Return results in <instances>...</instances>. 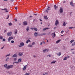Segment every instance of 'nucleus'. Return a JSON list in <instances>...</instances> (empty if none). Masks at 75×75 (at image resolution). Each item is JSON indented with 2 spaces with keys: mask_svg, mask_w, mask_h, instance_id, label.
<instances>
[{
  "mask_svg": "<svg viewBox=\"0 0 75 75\" xmlns=\"http://www.w3.org/2000/svg\"><path fill=\"white\" fill-rule=\"evenodd\" d=\"M12 39H13V37L11 36L8 39V41L9 42H10L11 40H12Z\"/></svg>",
  "mask_w": 75,
  "mask_h": 75,
  "instance_id": "obj_4",
  "label": "nucleus"
},
{
  "mask_svg": "<svg viewBox=\"0 0 75 75\" xmlns=\"http://www.w3.org/2000/svg\"><path fill=\"white\" fill-rule=\"evenodd\" d=\"M4 1H8V0H3Z\"/></svg>",
  "mask_w": 75,
  "mask_h": 75,
  "instance_id": "obj_57",
  "label": "nucleus"
},
{
  "mask_svg": "<svg viewBox=\"0 0 75 75\" xmlns=\"http://www.w3.org/2000/svg\"><path fill=\"white\" fill-rule=\"evenodd\" d=\"M30 29H31V30H33V29H34V28H30Z\"/></svg>",
  "mask_w": 75,
  "mask_h": 75,
  "instance_id": "obj_45",
  "label": "nucleus"
},
{
  "mask_svg": "<svg viewBox=\"0 0 75 75\" xmlns=\"http://www.w3.org/2000/svg\"><path fill=\"white\" fill-rule=\"evenodd\" d=\"M60 41H61V40H58L56 42L57 43H59V42H60Z\"/></svg>",
  "mask_w": 75,
  "mask_h": 75,
  "instance_id": "obj_23",
  "label": "nucleus"
},
{
  "mask_svg": "<svg viewBox=\"0 0 75 75\" xmlns=\"http://www.w3.org/2000/svg\"><path fill=\"white\" fill-rule=\"evenodd\" d=\"M12 34V32H8L7 34V35L8 36H11V34Z\"/></svg>",
  "mask_w": 75,
  "mask_h": 75,
  "instance_id": "obj_2",
  "label": "nucleus"
},
{
  "mask_svg": "<svg viewBox=\"0 0 75 75\" xmlns=\"http://www.w3.org/2000/svg\"><path fill=\"white\" fill-rule=\"evenodd\" d=\"M13 64H18V62H13Z\"/></svg>",
  "mask_w": 75,
  "mask_h": 75,
  "instance_id": "obj_32",
  "label": "nucleus"
},
{
  "mask_svg": "<svg viewBox=\"0 0 75 75\" xmlns=\"http://www.w3.org/2000/svg\"><path fill=\"white\" fill-rule=\"evenodd\" d=\"M2 10H5V13H8V10L6 8L2 9Z\"/></svg>",
  "mask_w": 75,
  "mask_h": 75,
  "instance_id": "obj_15",
  "label": "nucleus"
},
{
  "mask_svg": "<svg viewBox=\"0 0 75 75\" xmlns=\"http://www.w3.org/2000/svg\"><path fill=\"white\" fill-rule=\"evenodd\" d=\"M3 41H6V39H5L4 38L3 39Z\"/></svg>",
  "mask_w": 75,
  "mask_h": 75,
  "instance_id": "obj_43",
  "label": "nucleus"
},
{
  "mask_svg": "<svg viewBox=\"0 0 75 75\" xmlns=\"http://www.w3.org/2000/svg\"><path fill=\"white\" fill-rule=\"evenodd\" d=\"M67 58H69V56H67Z\"/></svg>",
  "mask_w": 75,
  "mask_h": 75,
  "instance_id": "obj_54",
  "label": "nucleus"
},
{
  "mask_svg": "<svg viewBox=\"0 0 75 75\" xmlns=\"http://www.w3.org/2000/svg\"><path fill=\"white\" fill-rule=\"evenodd\" d=\"M54 7L55 9H56V8H58V6H56V5H54Z\"/></svg>",
  "mask_w": 75,
  "mask_h": 75,
  "instance_id": "obj_26",
  "label": "nucleus"
},
{
  "mask_svg": "<svg viewBox=\"0 0 75 75\" xmlns=\"http://www.w3.org/2000/svg\"><path fill=\"white\" fill-rule=\"evenodd\" d=\"M17 59L16 58H14V61H17Z\"/></svg>",
  "mask_w": 75,
  "mask_h": 75,
  "instance_id": "obj_33",
  "label": "nucleus"
},
{
  "mask_svg": "<svg viewBox=\"0 0 75 75\" xmlns=\"http://www.w3.org/2000/svg\"><path fill=\"white\" fill-rule=\"evenodd\" d=\"M45 19L46 20H48V18H47V16H44Z\"/></svg>",
  "mask_w": 75,
  "mask_h": 75,
  "instance_id": "obj_24",
  "label": "nucleus"
},
{
  "mask_svg": "<svg viewBox=\"0 0 75 75\" xmlns=\"http://www.w3.org/2000/svg\"><path fill=\"white\" fill-rule=\"evenodd\" d=\"M4 67L6 68V69H10L13 68V65H10L7 66V64H6L4 65Z\"/></svg>",
  "mask_w": 75,
  "mask_h": 75,
  "instance_id": "obj_1",
  "label": "nucleus"
},
{
  "mask_svg": "<svg viewBox=\"0 0 75 75\" xmlns=\"http://www.w3.org/2000/svg\"><path fill=\"white\" fill-rule=\"evenodd\" d=\"M70 5H71L73 7L74 6V3H73V2L71 1L70 3Z\"/></svg>",
  "mask_w": 75,
  "mask_h": 75,
  "instance_id": "obj_13",
  "label": "nucleus"
},
{
  "mask_svg": "<svg viewBox=\"0 0 75 75\" xmlns=\"http://www.w3.org/2000/svg\"><path fill=\"white\" fill-rule=\"evenodd\" d=\"M47 42H48V40H47Z\"/></svg>",
  "mask_w": 75,
  "mask_h": 75,
  "instance_id": "obj_62",
  "label": "nucleus"
},
{
  "mask_svg": "<svg viewBox=\"0 0 75 75\" xmlns=\"http://www.w3.org/2000/svg\"><path fill=\"white\" fill-rule=\"evenodd\" d=\"M61 36H63V35H61Z\"/></svg>",
  "mask_w": 75,
  "mask_h": 75,
  "instance_id": "obj_64",
  "label": "nucleus"
},
{
  "mask_svg": "<svg viewBox=\"0 0 75 75\" xmlns=\"http://www.w3.org/2000/svg\"><path fill=\"white\" fill-rule=\"evenodd\" d=\"M3 38V36H0V39H1V40H2Z\"/></svg>",
  "mask_w": 75,
  "mask_h": 75,
  "instance_id": "obj_34",
  "label": "nucleus"
},
{
  "mask_svg": "<svg viewBox=\"0 0 75 75\" xmlns=\"http://www.w3.org/2000/svg\"><path fill=\"white\" fill-rule=\"evenodd\" d=\"M15 34H17V30L16 29L14 31Z\"/></svg>",
  "mask_w": 75,
  "mask_h": 75,
  "instance_id": "obj_16",
  "label": "nucleus"
},
{
  "mask_svg": "<svg viewBox=\"0 0 75 75\" xmlns=\"http://www.w3.org/2000/svg\"><path fill=\"white\" fill-rule=\"evenodd\" d=\"M26 30L27 31H28L29 30V27L28 26L26 28Z\"/></svg>",
  "mask_w": 75,
  "mask_h": 75,
  "instance_id": "obj_35",
  "label": "nucleus"
},
{
  "mask_svg": "<svg viewBox=\"0 0 75 75\" xmlns=\"http://www.w3.org/2000/svg\"><path fill=\"white\" fill-rule=\"evenodd\" d=\"M20 45H19L18 46L19 47H21L22 46H24V43L23 42H21L20 43Z\"/></svg>",
  "mask_w": 75,
  "mask_h": 75,
  "instance_id": "obj_3",
  "label": "nucleus"
},
{
  "mask_svg": "<svg viewBox=\"0 0 75 75\" xmlns=\"http://www.w3.org/2000/svg\"><path fill=\"white\" fill-rule=\"evenodd\" d=\"M45 74H46V75H48V73L47 72H46L45 73Z\"/></svg>",
  "mask_w": 75,
  "mask_h": 75,
  "instance_id": "obj_51",
  "label": "nucleus"
},
{
  "mask_svg": "<svg viewBox=\"0 0 75 75\" xmlns=\"http://www.w3.org/2000/svg\"><path fill=\"white\" fill-rule=\"evenodd\" d=\"M8 24L9 25H12V23H8Z\"/></svg>",
  "mask_w": 75,
  "mask_h": 75,
  "instance_id": "obj_39",
  "label": "nucleus"
},
{
  "mask_svg": "<svg viewBox=\"0 0 75 75\" xmlns=\"http://www.w3.org/2000/svg\"><path fill=\"white\" fill-rule=\"evenodd\" d=\"M75 45V41L73 43L72 45V46H74Z\"/></svg>",
  "mask_w": 75,
  "mask_h": 75,
  "instance_id": "obj_29",
  "label": "nucleus"
},
{
  "mask_svg": "<svg viewBox=\"0 0 75 75\" xmlns=\"http://www.w3.org/2000/svg\"><path fill=\"white\" fill-rule=\"evenodd\" d=\"M23 55V52H20L18 54V55L20 57L22 56Z\"/></svg>",
  "mask_w": 75,
  "mask_h": 75,
  "instance_id": "obj_7",
  "label": "nucleus"
},
{
  "mask_svg": "<svg viewBox=\"0 0 75 75\" xmlns=\"http://www.w3.org/2000/svg\"><path fill=\"white\" fill-rule=\"evenodd\" d=\"M63 3H65V1H64Z\"/></svg>",
  "mask_w": 75,
  "mask_h": 75,
  "instance_id": "obj_63",
  "label": "nucleus"
},
{
  "mask_svg": "<svg viewBox=\"0 0 75 75\" xmlns=\"http://www.w3.org/2000/svg\"><path fill=\"white\" fill-rule=\"evenodd\" d=\"M40 24H42V22H41V23H40Z\"/></svg>",
  "mask_w": 75,
  "mask_h": 75,
  "instance_id": "obj_60",
  "label": "nucleus"
},
{
  "mask_svg": "<svg viewBox=\"0 0 75 75\" xmlns=\"http://www.w3.org/2000/svg\"><path fill=\"white\" fill-rule=\"evenodd\" d=\"M21 58H20L18 60V64L20 63V62H21Z\"/></svg>",
  "mask_w": 75,
  "mask_h": 75,
  "instance_id": "obj_12",
  "label": "nucleus"
},
{
  "mask_svg": "<svg viewBox=\"0 0 75 75\" xmlns=\"http://www.w3.org/2000/svg\"><path fill=\"white\" fill-rule=\"evenodd\" d=\"M42 44V42H41L40 43V45H41Z\"/></svg>",
  "mask_w": 75,
  "mask_h": 75,
  "instance_id": "obj_53",
  "label": "nucleus"
},
{
  "mask_svg": "<svg viewBox=\"0 0 75 75\" xmlns=\"http://www.w3.org/2000/svg\"><path fill=\"white\" fill-rule=\"evenodd\" d=\"M13 57H16V58L17 57V54H14L13 56Z\"/></svg>",
  "mask_w": 75,
  "mask_h": 75,
  "instance_id": "obj_17",
  "label": "nucleus"
},
{
  "mask_svg": "<svg viewBox=\"0 0 75 75\" xmlns=\"http://www.w3.org/2000/svg\"><path fill=\"white\" fill-rule=\"evenodd\" d=\"M56 62V61H53L52 62H51V64H55Z\"/></svg>",
  "mask_w": 75,
  "mask_h": 75,
  "instance_id": "obj_25",
  "label": "nucleus"
},
{
  "mask_svg": "<svg viewBox=\"0 0 75 75\" xmlns=\"http://www.w3.org/2000/svg\"><path fill=\"white\" fill-rule=\"evenodd\" d=\"M14 41L12 40L11 41V43H14Z\"/></svg>",
  "mask_w": 75,
  "mask_h": 75,
  "instance_id": "obj_41",
  "label": "nucleus"
},
{
  "mask_svg": "<svg viewBox=\"0 0 75 75\" xmlns=\"http://www.w3.org/2000/svg\"><path fill=\"white\" fill-rule=\"evenodd\" d=\"M15 21H17V20L16 19H15Z\"/></svg>",
  "mask_w": 75,
  "mask_h": 75,
  "instance_id": "obj_46",
  "label": "nucleus"
},
{
  "mask_svg": "<svg viewBox=\"0 0 75 75\" xmlns=\"http://www.w3.org/2000/svg\"><path fill=\"white\" fill-rule=\"evenodd\" d=\"M40 21H42V20L40 19Z\"/></svg>",
  "mask_w": 75,
  "mask_h": 75,
  "instance_id": "obj_59",
  "label": "nucleus"
},
{
  "mask_svg": "<svg viewBox=\"0 0 75 75\" xmlns=\"http://www.w3.org/2000/svg\"><path fill=\"white\" fill-rule=\"evenodd\" d=\"M10 54H7V55H6L5 56V57H8V56H10Z\"/></svg>",
  "mask_w": 75,
  "mask_h": 75,
  "instance_id": "obj_37",
  "label": "nucleus"
},
{
  "mask_svg": "<svg viewBox=\"0 0 75 75\" xmlns=\"http://www.w3.org/2000/svg\"><path fill=\"white\" fill-rule=\"evenodd\" d=\"M58 24H59V22H58V21L56 20V21L55 23V25L57 26V25Z\"/></svg>",
  "mask_w": 75,
  "mask_h": 75,
  "instance_id": "obj_9",
  "label": "nucleus"
},
{
  "mask_svg": "<svg viewBox=\"0 0 75 75\" xmlns=\"http://www.w3.org/2000/svg\"><path fill=\"white\" fill-rule=\"evenodd\" d=\"M73 42H74V40H72L70 41V42L71 44V43H72Z\"/></svg>",
  "mask_w": 75,
  "mask_h": 75,
  "instance_id": "obj_28",
  "label": "nucleus"
},
{
  "mask_svg": "<svg viewBox=\"0 0 75 75\" xmlns=\"http://www.w3.org/2000/svg\"><path fill=\"white\" fill-rule=\"evenodd\" d=\"M34 35L35 37H37L38 35V33H37V32H35L34 34Z\"/></svg>",
  "mask_w": 75,
  "mask_h": 75,
  "instance_id": "obj_18",
  "label": "nucleus"
},
{
  "mask_svg": "<svg viewBox=\"0 0 75 75\" xmlns=\"http://www.w3.org/2000/svg\"><path fill=\"white\" fill-rule=\"evenodd\" d=\"M28 47H30L31 48V47H33V46L32 45H31L30 44H29L28 45Z\"/></svg>",
  "mask_w": 75,
  "mask_h": 75,
  "instance_id": "obj_19",
  "label": "nucleus"
},
{
  "mask_svg": "<svg viewBox=\"0 0 75 75\" xmlns=\"http://www.w3.org/2000/svg\"><path fill=\"white\" fill-rule=\"evenodd\" d=\"M59 12L60 13H63V9H62V8H60V9L59 10Z\"/></svg>",
  "mask_w": 75,
  "mask_h": 75,
  "instance_id": "obj_6",
  "label": "nucleus"
},
{
  "mask_svg": "<svg viewBox=\"0 0 75 75\" xmlns=\"http://www.w3.org/2000/svg\"><path fill=\"white\" fill-rule=\"evenodd\" d=\"M49 8H50V7L48 6V8H47V9L46 10V11L47 13H48V10H50Z\"/></svg>",
  "mask_w": 75,
  "mask_h": 75,
  "instance_id": "obj_14",
  "label": "nucleus"
},
{
  "mask_svg": "<svg viewBox=\"0 0 75 75\" xmlns=\"http://www.w3.org/2000/svg\"><path fill=\"white\" fill-rule=\"evenodd\" d=\"M26 68H27V65L24 66L23 69V71H25L26 69Z\"/></svg>",
  "mask_w": 75,
  "mask_h": 75,
  "instance_id": "obj_10",
  "label": "nucleus"
},
{
  "mask_svg": "<svg viewBox=\"0 0 75 75\" xmlns=\"http://www.w3.org/2000/svg\"><path fill=\"white\" fill-rule=\"evenodd\" d=\"M31 42V41H30V40H27L26 41V43H27V44H28V42Z\"/></svg>",
  "mask_w": 75,
  "mask_h": 75,
  "instance_id": "obj_20",
  "label": "nucleus"
},
{
  "mask_svg": "<svg viewBox=\"0 0 75 75\" xmlns=\"http://www.w3.org/2000/svg\"><path fill=\"white\" fill-rule=\"evenodd\" d=\"M48 56L49 57H51V55H48L47 56V57H48Z\"/></svg>",
  "mask_w": 75,
  "mask_h": 75,
  "instance_id": "obj_50",
  "label": "nucleus"
},
{
  "mask_svg": "<svg viewBox=\"0 0 75 75\" xmlns=\"http://www.w3.org/2000/svg\"><path fill=\"white\" fill-rule=\"evenodd\" d=\"M8 18H9V15H8L7 16V17L6 18V20H8Z\"/></svg>",
  "mask_w": 75,
  "mask_h": 75,
  "instance_id": "obj_40",
  "label": "nucleus"
},
{
  "mask_svg": "<svg viewBox=\"0 0 75 75\" xmlns=\"http://www.w3.org/2000/svg\"><path fill=\"white\" fill-rule=\"evenodd\" d=\"M33 57L34 58H35V57H36V56L35 55H33Z\"/></svg>",
  "mask_w": 75,
  "mask_h": 75,
  "instance_id": "obj_47",
  "label": "nucleus"
},
{
  "mask_svg": "<svg viewBox=\"0 0 75 75\" xmlns=\"http://www.w3.org/2000/svg\"><path fill=\"white\" fill-rule=\"evenodd\" d=\"M34 15L35 16H37V14H35Z\"/></svg>",
  "mask_w": 75,
  "mask_h": 75,
  "instance_id": "obj_58",
  "label": "nucleus"
},
{
  "mask_svg": "<svg viewBox=\"0 0 75 75\" xmlns=\"http://www.w3.org/2000/svg\"><path fill=\"white\" fill-rule=\"evenodd\" d=\"M47 29H48V28H44L43 29V31H45V30H47Z\"/></svg>",
  "mask_w": 75,
  "mask_h": 75,
  "instance_id": "obj_31",
  "label": "nucleus"
},
{
  "mask_svg": "<svg viewBox=\"0 0 75 75\" xmlns=\"http://www.w3.org/2000/svg\"><path fill=\"white\" fill-rule=\"evenodd\" d=\"M8 59H9V57L7 58L5 60L6 61H8Z\"/></svg>",
  "mask_w": 75,
  "mask_h": 75,
  "instance_id": "obj_27",
  "label": "nucleus"
},
{
  "mask_svg": "<svg viewBox=\"0 0 75 75\" xmlns=\"http://www.w3.org/2000/svg\"><path fill=\"white\" fill-rule=\"evenodd\" d=\"M43 34V35H45V33Z\"/></svg>",
  "mask_w": 75,
  "mask_h": 75,
  "instance_id": "obj_61",
  "label": "nucleus"
},
{
  "mask_svg": "<svg viewBox=\"0 0 75 75\" xmlns=\"http://www.w3.org/2000/svg\"><path fill=\"white\" fill-rule=\"evenodd\" d=\"M6 31H7V30H4V33H6Z\"/></svg>",
  "mask_w": 75,
  "mask_h": 75,
  "instance_id": "obj_44",
  "label": "nucleus"
},
{
  "mask_svg": "<svg viewBox=\"0 0 75 75\" xmlns=\"http://www.w3.org/2000/svg\"><path fill=\"white\" fill-rule=\"evenodd\" d=\"M48 51V49H45V50H44L43 51V52H47Z\"/></svg>",
  "mask_w": 75,
  "mask_h": 75,
  "instance_id": "obj_5",
  "label": "nucleus"
},
{
  "mask_svg": "<svg viewBox=\"0 0 75 75\" xmlns=\"http://www.w3.org/2000/svg\"><path fill=\"white\" fill-rule=\"evenodd\" d=\"M61 52H59L57 53V55L58 56H59H59H60V55H61Z\"/></svg>",
  "mask_w": 75,
  "mask_h": 75,
  "instance_id": "obj_21",
  "label": "nucleus"
},
{
  "mask_svg": "<svg viewBox=\"0 0 75 75\" xmlns=\"http://www.w3.org/2000/svg\"><path fill=\"white\" fill-rule=\"evenodd\" d=\"M33 29L35 30V31H37V30H38L36 28H34Z\"/></svg>",
  "mask_w": 75,
  "mask_h": 75,
  "instance_id": "obj_36",
  "label": "nucleus"
},
{
  "mask_svg": "<svg viewBox=\"0 0 75 75\" xmlns=\"http://www.w3.org/2000/svg\"><path fill=\"white\" fill-rule=\"evenodd\" d=\"M67 57H65L64 58V60H67Z\"/></svg>",
  "mask_w": 75,
  "mask_h": 75,
  "instance_id": "obj_38",
  "label": "nucleus"
},
{
  "mask_svg": "<svg viewBox=\"0 0 75 75\" xmlns=\"http://www.w3.org/2000/svg\"><path fill=\"white\" fill-rule=\"evenodd\" d=\"M64 31V30H62L61 32V33H63Z\"/></svg>",
  "mask_w": 75,
  "mask_h": 75,
  "instance_id": "obj_48",
  "label": "nucleus"
},
{
  "mask_svg": "<svg viewBox=\"0 0 75 75\" xmlns=\"http://www.w3.org/2000/svg\"><path fill=\"white\" fill-rule=\"evenodd\" d=\"M3 48H4V47L1 48V49H3Z\"/></svg>",
  "mask_w": 75,
  "mask_h": 75,
  "instance_id": "obj_55",
  "label": "nucleus"
},
{
  "mask_svg": "<svg viewBox=\"0 0 75 75\" xmlns=\"http://www.w3.org/2000/svg\"><path fill=\"white\" fill-rule=\"evenodd\" d=\"M75 27H70L69 28V29H72V28H75Z\"/></svg>",
  "mask_w": 75,
  "mask_h": 75,
  "instance_id": "obj_30",
  "label": "nucleus"
},
{
  "mask_svg": "<svg viewBox=\"0 0 75 75\" xmlns=\"http://www.w3.org/2000/svg\"><path fill=\"white\" fill-rule=\"evenodd\" d=\"M52 35L53 38H54V37H55V33H52Z\"/></svg>",
  "mask_w": 75,
  "mask_h": 75,
  "instance_id": "obj_11",
  "label": "nucleus"
},
{
  "mask_svg": "<svg viewBox=\"0 0 75 75\" xmlns=\"http://www.w3.org/2000/svg\"><path fill=\"white\" fill-rule=\"evenodd\" d=\"M56 28H57V27H54V29L55 30V29H56Z\"/></svg>",
  "mask_w": 75,
  "mask_h": 75,
  "instance_id": "obj_49",
  "label": "nucleus"
},
{
  "mask_svg": "<svg viewBox=\"0 0 75 75\" xmlns=\"http://www.w3.org/2000/svg\"><path fill=\"white\" fill-rule=\"evenodd\" d=\"M63 26H66V23H65V22H64L63 24Z\"/></svg>",
  "mask_w": 75,
  "mask_h": 75,
  "instance_id": "obj_22",
  "label": "nucleus"
},
{
  "mask_svg": "<svg viewBox=\"0 0 75 75\" xmlns=\"http://www.w3.org/2000/svg\"><path fill=\"white\" fill-rule=\"evenodd\" d=\"M43 75H46L45 74H43Z\"/></svg>",
  "mask_w": 75,
  "mask_h": 75,
  "instance_id": "obj_56",
  "label": "nucleus"
},
{
  "mask_svg": "<svg viewBox=\"0 0 75 75\" xmlns=\"http://www.w3.org/2000/svg\"><path fill=\"white\" fill-rule=\"evenodd\" d=\"M15 8L16 10H17V7H16Z\"/></svg>",
  "mask_w": 75,
  "mask_h": 75,
  "instance_id": "obj_52",
  "label": "nucleus"
},
{
  "mask_svg": "<svg viewBox=\"0 0 75 75\" xmlns=\"http://www.w3.org/2000/svg\"><path fill=\"white\" fill-rule=\"evenodd\" d=\"M23 23L24 25H27V24H28V23H27V21H24L23 22Z\"/></svg>",
  "mask_w": 75,
  "mask_h": 75,
  "instance_id": "obj_8",
  "label": "nucleus"
},
{
  "mask_svg": "<svg viewBox=\"0 0 75 75\" xmlns=\"http://www.w3.org/2000/svg\"><path fill=\"white\" fill-rule=\"evenodd\" d=\"M34 44H35V42H33V43H32V45H34Z\"/></svg>",
  "mask_w": 75,
  "mask_h": 75,
  "instance_id": "obj_42",
  "label": "nucleus"
}]
</instances>
